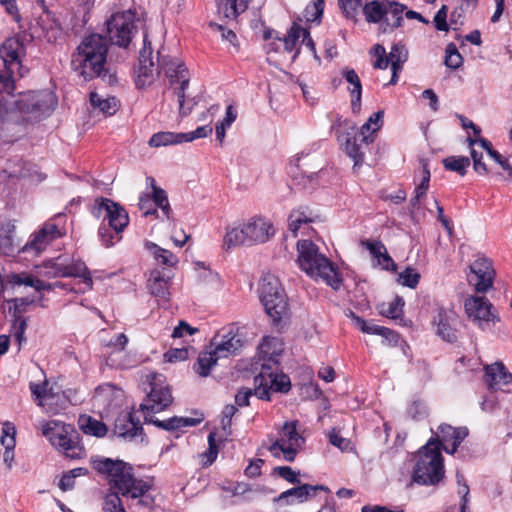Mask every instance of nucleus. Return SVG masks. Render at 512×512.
Here are the masks:
<instances>
[{
    "mask_svg": "<svg viewBox=\"0 0 512 512\" xmlns=\"http://www.w3.org/2000/svg\"><path fill=\"white\" fill-rule=\"evenodd\" d=\"M24 41L11 37L0 46V131L13 130L23 122L39 121L54 110L57 99L48 90L14 95L13 77H23Z\"/></svg>",
    "mask_w": 512,
    "mask_h": 512,
    "instance_id": "nucleus-1",
    "label": "nucleus"
},
{
    "mask_svg": "<svg viewBox=\"0 0 512 512\" xmlns=\"http://www.w3.org/2000/svg\"><path fill=\"white\" fill-rule=\"evenodd\" d=\"M94 468L105 476L111 493L107 494L103 501L104 512H126L119 495L139 499L138 504L150 506L153 500L146 496L150 490V484L134 476L130 464L122 460L99 458L93 461Z\"/></svg>",
    "mask_w": 512,
    "mask_h": 512,
    "instance_id": "nucleus-2",
    "label": "nucleus"
},
{
    "mask_svg": "<svg viewBox=\"0 0 512 512\" xmlns=\"http://www.w3.org/2000/svg\"><path fill=\"white\" fill-rule=\"evenodd\" d=\"M107 53L106 39L101 34L92 33L82 39L72 54L71 67L85 81L99 77L103 82L113 85L117 78L106 67Z\"/></svg>",
    "mask_w": 512,
    "mask_h": 512,
    "instance_id": "nucleus-3",
    "label": "nucleus"
},
{
    "mask_svg": "<svg viewBox=\"0 0 512 512\" xmlns=\"http://www.w3.org/2000/svg\"><path fill=\"white\" fill-rule=\"evenodd\" d=\"M283 352V343L276 337H265L258 347L261 366L255 377V396L258 399H270V392L286 393L291 388L290 378L278 373L279 357Z\"/></svg>",
    "mask_w": 512,
    "mask_h": 512,
    "instance_id": "nucleus-4",
    "label": "nucleus"
},
{
    "mask_svg": "<svg viewBox=\"0 0 512 512\" xmlns=\"http://www.w3.org/2000/svg\"><path fill=\"white\" fill-rule=\"evenodd\" d=\"M298 264L302 271L314 280H322L334 290L342 285V275L338 267L310 240H300L297 243Z\"/></svg>",
    "mask_w": 512,
    "mask_h": 512,
    "instance_id": "nucleus-5",
    "label": "nucleus"
},
{
    "mask_svg": "<svg viewBox=\"0 0 512 512\" xmlns=\"http://www.w3.org/2000/svg\"><path fill=\"white\" fill-rule=\"evenodd\" d=\"M444 473L440 442L430 440L418 451L412 481L420 485H436Z\"/></svg>",
    "mask_w": 512,
    "mask_h": 512,
    "instance_id": "nucleus-6",
    "label": "nucleus"
},
{
    "mask_svg": "<svg viewBox=\"0 0 512 512\" xmlns=\"http://www.w3.org/2000/svg\"><path fill=\"white\" fill-rule=\"evenodd\" d=\"M274 233V226L269 219L254 216L239 226L228 230L224 237V246L230 249L242 244L265 243Z\"/></svg>",
    "mask_w": 512,
    "mask_h": 512,
    "instance_id": "nucleus-7",
    "label": "nucleus"
},
{
    "mask_svg": "<svg viewBox=\"0 0 512 512\" xmlns=\"http://www.w3.org/2000/svg\"><path fill=\"white\" fill-rule=\"evenodd\" d=\"M42 435L59 452L71 459L82 457L84 450L79 444V435L75 428L60 420H50L41 424Z\"/></svg>",
    "mask_w": 512,
    "mask_h": 512,
    "instance_id": "nucleus-8",
    "label": "nucleus"
},
{
    "mask_svg": "<svg viewBox=\"0 0 512 512\" xmlns=\"http://www.w3.org/2000/svg\"><path fill=\"white\" fill-rule=\"evenodd\" d=\"M40 275L47 278H58V277H79L82 279V286L75 289L77 293H85L93 287V280L82 261H75L68 263L65 258L58 257L51 260L45 261L39 267Z\"/></svg>",
    "mask_w": 512,
    "mask_h": 512,
    "instance_id": "nucleus-9",
    "label": "nucleus"
},
{
    "mask_svg": "<svg viewBox=\"0 0 512 512\" xmlns=\"http://www.w3.org/2000/svg\"><path fill=\"white\" fill-rule=\"evenodd\" d=\"M304 444L305 438L298 428V421L293 420L283 424L268 450L274 457H283L286 461L292 462Z\"/></svg>",
    "mask_w": 512,
    "mask_h": 512,
    "instance_id": "nucleus-10",
    "label": "nucleus"
},
{
    "mask_svg": "<svg viewBox=\"0 0 512 512\" xmlns=\"http://www.w3.org/2000/svg\"><path fill=\"white\" fill-rule=\"evenodd\" d=\"M123 390L115 387L110 383L98 386L93 396L94 412L99 416H132L135 412L134 406L126 405L125 411H122L124 403Z\"/></svg>",
    "mask_w": 512,
    "mask_h": 512,
    "instance_id": "nucleus-11",
    "label": "nucleus"
},
{
    "mask_svg": "<svg viewBox=\"0 0 512 512\" xmlns=\"http://www.w3.org/2000/svg\"><path fill=\"white\" fill-rule=\"evenodd\" d=\"M66 234L64 216L58 214L49 219L22 247V252H33L35 255L44 251L53 241Z\"/></svg>",
    "mask_w": 512,
    "mask_h": 512,
    "instance_id": "nucleus-12",
    "label": "nucleus"
},
{
    "mask_svg": "<svg viewBox=\"0 0 512 512\" xmlns=\"http://www.w3.org/2000/svg\"><path fill=\"white\" fill-rule=\"evenodd\" d=\"M464 310L470 321L481 330H490L500 318L493 304L482 296H468L464 300Z\"/></svg>",
    "mask_w": 512,
    "mask_h": 512,
    "instance_id": "nucleus-13",
    "label": "nucleus"
},
{
    "mask_svg": "<svg viewBox=\"0 0 512 512\" xmlns=\"http://www.w3.org/2000/svg\"><path fill=\"white\" fill-rule=\"evenodd\" d=\"M91 214L97 219H102L103 223L107 221V226L116 232H123L129 224L127 211L120 204L108 198H96L91 207Z\"/></svg>",
    "mask_w": 512,
    "mask_h": 512,
    "instance_id": "nucleus-14",
    "label": "nucleus"
},
{
    "mask_svg": "<svg viewBox=\"0 0 512 512\" xmlns=\"http://www.w3.org/2000/svg\"><path fill=\"white\" fill-rule=\"evenodd\" d=\"M135 15L130 10L113 14L106 22L112 44L126 48L133 36Z\"/></svg>",
    "mask_w": 512,
    "mask_h": 512,
    "instance_id": "nucleus-15",
    "label": "nucleus"
},
{
    "mask_svg": "<svg viewBox=\"0 0 512 512\" xmlns=\"http://www.w3.org/2000/svg\"><path fill=\"white\" fill-rule=\"evenodd\" d=\"M494 277L495 271L489 259L479 257L470 265L468 282L476 292H487L493 286Z\"/></svg>",
    "mask_w": 512,
    "mask_h": 512,
    "instance_id": "nucleus-16",
    "label": "nucleus"
},
{
    "mask_svg": "<svg viewBox=\"0 0 512 512\" xmlns=\"http://www.w3.org/2000/svg\"><path fill=\"white\" fill-rule=\"evenodd\" d=\"M243 345L242 338L234 327L223 328L210 343L213 352L220 358H227L236 353Z\"/></svg>",
    "mask_w": 512,
    "mask_h": 512,
    "instance_id": "nucleus-17",
    "label": "nucleus"
},
{
    "mask_svg": "<svg viewBox=\"0 0 512 512\" xmlns=\"http://www.w3.org/2000/svg\"><path fill=\"white\" fill-rule=\"evenodd\" d=\"M158 65L172 84H179L178 88H187L189 85V74L185 65L177 58L163 56L159 53Z\"/></svg>",
    "mask_w": 512,
    "mask_h": 512,
    "instance_id": "nucleus-18",
    "label": "nucleus"
},
{
    "mask_svg": "<svg viewBox=\"0 0 512 512\" xmlns=\"http://www.w3.org/2000/svg\"><path fill=\"white\" fill-rule=\"evenodd\" d=\"M484 371V382L491 391L501 390L512 382V374L502 362L486 365Z\"/></svg>",
    "mask_w": 512,
    "mask_h": 512,
    "instance_id": "nucleus-19",
    "label": "nucleus"
},
{
    "mask_svg": "<svg viewBox=\"0 0 512 512\" xmlns=\"http://www.w3.org/2000/svg\"><path fill=\"white\" fill-rule=\"evenodd\" d=\"M172 402V396L167 388L153 387L146 400L140 404L139 411L144 414H157L162 412Z\"/></svg>",
    "mask_w": 512,
    "mask_h": 512,
    "instance_id": "nucleus-20",
    "label": "nucleus"
},
{
    "mask_svg": "<svg viewBox=\"0 0 512 512\" xmlns=\"http://www.w3.org/2000/svg\"><path fill=\"white\" fill-rule=\"evenodd\" d=\"M318 490H327V487L322 485L313 486L304 484L282 492L278 497L274 499V501L286 505L303 503L307 501L311 496L315 495L316 491Z\"/></svg>",
    "mask_w": 512,
    "mask_h": 512,
    "instance_id": "nucleus-21",
    "label": "nucleus"
},
{
    "mask_svg": "<svg viewBox=\"0 0 512 512\" xmlns=\"http://www.w3.org/2000/svg\"><path fill=\"white\" fill-rule=\"evenodd\" d=\"M231 418H228L225 422L222 420L221 431L215 429L210 431L208 435V449L201 454L203 466H210L217 458L218 455V443L225 440L230 434Z\"/></svg>",
    "mask_w": 512,
    "mask_h": 512,
    "instance_id": "nucleus-22",
    "label": "nucleus"
},
{
    "mask_svg": "<svg viewBox=\"0 0 512 512\" xmlns=\"http://www.w3.org/2000/svg\"><path fill=\"white\" fill-rule=\"evenodd\" d=\"M152 48L148 42L147 34L143 37V49L139 55V67L136 84L141 87L148 83L153 77L154 62L151 59Z\"/></svg>",
    "mask_w": 512,
    "mask_h": 512,
    "instance_id": "nucleus-23",
    "label": "nucleus"
},
{
    "mask_svg": "<svg viewBox=\"0 0 512 512\" xmlns=\"http://www.w3.org/2000/svg\"><path fill=\"white\" fill-rule=\"evenodd\" d=\"M170 279L169 275L158 269L153 270L148 279L150 293L164 303L170 300Z\"/></svg>",
    "mask_w": 512,
    "mask_h": 512,
    "instance_id": "nucleus-24",
    "label": "nucleus"
},
{
    "mask_svg": "<svg viewBox=\"0 0 512 512\" xmlns=\"http://www.w3.org/2000/svg\"><path fill=\"white\" fill-rule=\"evenodd\" d=\"M112 432L115 436L124 440L142 438L143 427L139 418H115Z\"/></svg>",
    "mask_w": 512,
    "mask_h": 512,
    "instance_id": "nucleus-25",
    "label": "nucleus"
},
{
    "mask_svg": "<svg viewBox=\"0 0 512 512\" xmlns=\"http://www.w3.org/2000/svg\"><path fill=\"white\" fill-rule=\"evenodd\" d=\"M16 427L13 423L5 421L2 424L0 442L4 447L3 462L10 470L14 461V449L16 446Z\"/></svg>",
    "mask_w": 512,
    "mask_h": 512,
    "instance_id": "nucleus-26",
    "label": "nucleus"
},
{
    "mask_svg": "<svg viewBox=\"0 0 512 512\" xmlns=\"http://www.w3.org/2000/svg\"><path fill=\"white\" fill-rule=\"evenodd\" d=\"M308 156L309 154L304 151L296 154L290 160V167H295L298 170L297 172L292 171V173L294 180H296L299 185H302L303 188H314L318 177L317 172L305 170L304 166L306 164L301 163L302 159Z\"/></svg>",
    "mask_w": 512,
    "mask_h": 512,
    "instance_id": "nucleus-27",
    "label": "nucleus"
},
{
    "mask_svg": "<svg viewBox=\"0 0 512 512\" xmlns=\"http://www.w3.org/2000/svg\"><path fill=\"white\" fill-rule=\"evenodd\" d=\"M342 77L350 85L348 90L351 95V109L354 114H358L361 110L362 84L361 80L354 69L345 67Z\"/></svg>",
    "mask_w": 512,
    "mask_h": 512,
    "instance_id": "nucleus-28",
    "label": "nucleus"
},
{
    "mask_svg": "<svg viewBox=\"0 0 512 512\" xmlns=\"http://www.w3.org/2000/svg\"><path fill=\"white\" fill-rule=\"evenodd\" d=\"M146 424H152L158 428L177 432L185 427H192L200 424L202 418H145Z\"/></svg>",
    "mask_w": 512,
    "mask_h": 512,
    "instance_id": "nucleus-29",
    "label": "nucleus"
},
{
    "mask_svg": "<svg viewBox=\"0 0 512 512\" xmlns=\"http://www.w3.org/2000/svg\"><path fill=\"white\" fill-rule=\"evenodd\" d=\"M349 316L351 317L355 326L360 329L363 333L373 334L382 336L384 339L390 342H396L398 335L389 328L378 326L372 322H367L363 318L359 317L353 312H350Z\"/></svg>",
    "mask_w": 512,
    "mask_h": 512,
    "instance_id": "nucleus-30",
    "label": "nucleus"
},
{
    "mask_svg": "<svg viewBox=\"0 0 512 512\" xmlns=\"http://www.w3.org/2000/svg\"><path fill=\"white\" fill-rule=\"evenodd\" d=\"M441 431L443 433L442 446L448 454H454L460 443L468 435V430L465 427L454 428L452 426H445L441 428Z\"/></svg>",
    "mask_w": 512,
    "mask_h": 512,
    "instance_id": "nucleus-31",
    "label": "nucleus"
},
{
    "mask_svg": "<svg viewBox=\"0 0 512 512\" xmlns=\"http://www.w3.org/2000/svg\"><path fill=\"white\" fill-rule=\"evenodd\" d=\"M268 302H262L267 315L274 323H278L287 314L288 303L284 292L272 296Z\"/></svg>",
    "mask_w": 512,
    "mask_h": 512,
    "instance_id": "nucleus-32",
    "label": "nucleus"
},
{
    "mask_svg": "<svg viewBox=\"0 0 512 512\" xmlns=\"http://www.w3.org/2000/svg\"><path fill=\"white\" fill-rule=\"evenodd\" d=\"M389 64L391 65L392 76L389 84L395 85L398 82V73L402 70L403 64L408 59V51L404 45L395 44L392 46L389 55Z\"/></svg>",
    "mask_w": 512,
    "mask_h": 512,
    "instance_id": "nucleus-33",
    "label": "nucleus"
},
{
    "mask_svg": "<svg viewBox=\"0 0 512 512\" xmlns=\"http://www.w3.org/2000/svg\"><path fill=\"white\" fill-rule=\"evenodd\" d=\"M454 321V315L452 312L445 310H439L435 317V324L437 325V335L443 340L448 342H454L456 340V332L452 328V322Z\"/></svg>",
    "mask_w": 512,
    "mask_h": 512,
    "instance_id": "nucleus-34",
    "label": "nucleus"
},
{
    "mask_svg": "<svg viewBox=\"0 0 512 512\" xmlns=\"http://www.w3.org/2000/svg\"><path fill=\"white\" fill-rule=\"evenodd\" d=\"M384 111L380 110L369 117L365 122L360 132L357 133L361 137V142L366 146L374 141V134L380 130L383 125Z\"/></svg>",
    "mask_w": 512,
    "mask_h": 512,
    "instance_id": "nucleus-35",
    "label": "nucleus"
},
{
    "mask_svg": "<svg viewBox=\"0 0 512 512\" xmlns=\"http://www.w3.org/2000/svg\"><path fill=\"white\" fill-rule=\"evenodd\" d=\"M219 359L220 357L213 352V349L207 346L206 349L199 354L193 369L198 375L207 377Z\"/></svg>",
    "mask_w": 512,
    "mask_h": 512,
    "instance_id": "nucleus-36",
    "label": "nucleus"
},
{
    "mask_svg": "<svg viewBox=\"0 0 512 512\" xmlns=\"http://www.w3.org/2000/svg\"><path fill=\"white\" fill-rule=\"evenodd\" d=\"M284 292L279 279L272 275V274H266L261 278L260 281V299L261 302H267V299H269L272 296H275L279 293ZM270 301L268 300V304Z\"/></svg>",
    "mask_w": 512,
    "mask_h": 512,
    "instance_id": "nucleus-37",
    "label": "nucleus"
},
{
    "mask_svg": "<svg viewBox=\"0 0 512 512\" xmlns=\"http://www.w3.org/2000/svg\"><path fill=\"white\" fill-rule=\"evenodd\" d=\"M145 247L158 264L174 267L179 261L178 257L171 251L164 249L153 242H146Z\"/></svg>",
    "mask_w": 512,
    "mask_h": 512,
    "instance_id": "nucleus-38",
    "label": "nucleus"
},
{
    "mask_svg": "<svg viewBox=\"0 0 512 512\" xmlns=\"http://www.w3.org/2000/svg\"><path fill=\"white\" fill-rule=\"evenodd\" d=\"M387 6L380 0L366 2L362 14L368 23H380L387 14Z\"/></svg>",
    "mask_w": 512,
    "mask_h": 512,
    "instance_id": "nucleus-39",
    "label": "nucleus"
},
{
    "mask_svg": "<svg viewBox=\"0 0 512 512\" xmlns=\"http://www.w3.org/2000/svg\"><path fill=\"white\" fill-rule=\"evenodd\" d=\"M90 103L93 109H97L105 116L115 114L118 109V101L115 97L104 98L97 92L90 93Z\"/></svg>",
    "mask_w": 512,
    "mask_h": 512,
    "instance_id": "nucleus-40",
    "label": "nucleus"
},
{
    "mask_svg": "<svg viewBox=\"0 0 512 512\" xmlns=\"http://www.w3.org/2000/svg\"><path fill=\"white\" fill-rule=\"evenodd\" d=\"M341 141L345 142V151L353 159L354 166L361 165L364 161L363 145H365L361 142V137L358 134H355L353 137L347 135Z\"/></svg>",
    "mask_w": 512,
    "mask_h": 512,
    "instance_id": "nucleus-41",
    "label": "nucleus"
},
{
    "mask_svg": "<svg viewBox=\"0 0 512 512\" xmlns=\"http://www.w3.org/2000/svg\"><path fill=\"white\" fill-rule=\"evenodd\" d=\"M80 430L89 436L104 437L108 428L105 423L96 418H79Z\"/></svg>",
    "mask_w": 512,
    "mask_h": 512,
    "instance_id": "nucleus-42",
    "label": "nucleus"
},
{
    "mask_svg": "<svg viewBox=\"0 0 512 512\" xmlns=\"http://www.w3.org/2000/svg\"><path fill=\"white\" fill-rule=\"evenodd\" d=\"M14 231L15 225L11 222H6L0 227V252L5 255H10L15 251L14 245Z\"/></svg>",
    "mask_w": 512,
    "mask_h": 512,
    "instance_id": "nucleus-43",
    "label": "nucleus"
},
{
    "mask_svg": "<svg viewBox=\"0 0 512 512\" xmlns=\"http://www.w3.org/2000/svg\"><path fill=\"white\" fill-rule=\"evenodd\" d=\"M386 6L388 11L386 14V26L391 30L400 27L403 21L405 6L392 0H386Z\"/></svg>",
    "mask_w": 512,
    "mask_h": 512,
    "instance_id": "nucleus-44",
    "label": "nucleus"
},
{
    "mask_svg": "<svg viewBox=\"0 0 512 512\" xmlns=\"http://www.w3.org/2000/svg\"><path fill=\"white\" fill-rule=\"evenodd\" d=\"M151 147H163L168 145L181 144L183 142L182 133H174L169 131H162L155 133L149 139Z\"/></svg>",
    "mask_w": 512,
    "mask_h": 512,
    "instance_id": "nucleus-45",
    "label": "nucleus"
},
{
    "mask_svg": "<svg viewBox=\"0 0 512 512\" xmlns=\"http://www.w3.org/2000/svg\"><path fill=\"white\" fill-rule=\"evenodd\" d=\"M246 3L241 0H218L217 8L219 14H223L225 18L234 19L246 9Z\"/></svg>",
    "mask_w": 512,
    "mask_h": 512,
    "instance_id": "nucleus-46",
    "label": "nucleus"
},
{
    "mask_svg": "<svg viewBox=\"0 0 512 512\" xmlns=\"http://www.w3.org/2000/svg\"><path fill=\"white\" fill-rule=\"evenodd\" d=\"M302 35H307L306 29L294 23L288 33L284 37H281L283 41V52L291 53L296 48Z\"/></svg>",
    "mask_w": 512,
    "mask_h": 512,
    "instance_id": "nucleus-47",
    "label": "nucleus"
},
{
    "mask_svg": "<svg viewBox=\"0 0 512 512\" xmlns=\"http://www.w3.org/2000/svg\"><path fill=\"white\" fill-rule=\"evenodd\" d=\"M442 163L446 170L457 172L464 176L467 168L470 166V159L465 156H449L444 158Z\"/></svg>",
    "mask_w": 512,
    "mask_h": 512,
    "instance_id": "nucleus-48",
    "label": "nucleus"
},
{
    "mask_svg": "<svg viewBox=\"0 0 512 512\" xmlns=\"http://www.w3.org/2000/svg\"><path fill=\"white\" fill-rule=\"evenodd\" d=\"M47 382H44L42 385L39 384H30V390L32 395L35 396L36 400H38V404L41 406H51L54 404L53 399L55 394L52 389H47Z\"/></svg>",
    "mask_w": 512,
    "mask_h": 512,
    "instance_id": "nucleus-49",
    "label": "nucleus"
},
{
    "mask_svg": "<svg viewBox=\"0 0 512 512\" xmlns=\"http://www.w3.org/2000/svg\"><path fill=\"white\" fill-rule=\"evenodd\" d=\"M11 176L28 178L31 181L40 182L45 179V175L39 171L36 165L23 162L19 170H12Z\"/></svg>",
    "mask_w": 512,
    "mask_h": 512,
    "instance_id": "nucleus-50",
    "label": "nucleus"
},
{
    "mask_svg": "<svg viewBox=\"0 0 512 512\" xmlns=\"http://www.w3.org/2000/svg\"><path fill=\"white\" fill-rule=\"evenodd\" d=\"M338 2L346 18L357 22L366 0H338Z\"/></svg>",
    "mask_w": 512,
    "mask_h": 512,
    "instance_id": "nucleus-51",
    "label": "nucleus"
},
{
    "mask_svg": "<svg viewBox=\"0 0 512 512\" xmlns=\"http://www.w3.org/2000/svg\"><path fill=\"white\" fill-rule=\"evenodd\" d=\"M150 197L154 205H156L162 210L163 214L166 216L167 219H170L172 209L169 204L166 191L163 190L162 188L155 189V191H151Z\"/></svg>",
    "mask_w": 512,
    "mask_h": 512,
    "instance_id": "nucleus-52",
    "label": "nucleus"
},
{
    "mask_svg": "<svg viewBox=\"0 0 512 512\" xmlns=\"http://www.w3.org/2000/svg\"><path fill=\"white\" fill-rule=\"evenodd\" d=\"M122 232H116L107 226L105 223H102L98 230L99 238L102 244L109 248L112 247L115 243L119 242L122 238L120 235Z\"/></svg>",
    "mask_w": 512,
    "mask_h": 512,
    "instance_id": "nucleus-53",
    "label": "nucleus"
},
{
    "mask_svg": "<svg viewBox=\"0 0 512 512\" xmlns=\"http://www.w3.org/2000/svg\"><path fill=\"white\" fill-rule=\"evenodd\" d=\"M404 307V300L401 297H395L393 301L387 305L383 304L381 314L385 317L398 319L402 317Z\"/></svg>",
    "mask_w": 512,
    "mask_h": 512,
    "instance_id": "nucleus-54",
    "label": "nucleus"
},
{
    "mask_svg": "<svg viewBox=\"0 0 512 512\" xmlns=\"http://www.w3.org/2000/svg\"><path fill=\"white\" fill-rule=\"evenodd\" d=\"M236 118H237L236 111L233 109V107L231 105H229L226 110L225 118L221 122H219L215 127L216 138L221 143L223 142V140L225 138L226 129L231 126V124L236 120Z\"/></svg>",
    "mask_w": 512,
    "mask_h": 512,
    "instance_id": "nucleus-55",
    "label": "nucleus"
},
{
    "mask_svg": "<svg viewBox=\"0 0 512 512\" xmlns=\"http://www.w3.org/2000/svg\"><path fill=\"white\" fill-rule=\"evenodd\" d=\"M264 39L269 41L266 44L267 54L271 53H284L283 52V41L282 38L278 36L277 32L273 30L264 31Z\"/></svg>",
    "mask_w": 512,
    "mask_h": 512,
    "instance_id": "nucleus-56",
    "label": "nucleus"
},
{
    "mask_svg": "<svg viewBox=\"0 0 512 512\" xmlns=\"http://www.w3.org/2000/svg\"><path fill=\"white\" fill-rule=\"evenodd\" d=\"M445 65L451 69H458L463 62V57L455 44L450 43L446 47Z\"/></svg>",
    "mask_w": 512,
    "mask_h": 512,
    "instance_id": "nucleus-57",
    "label": "nucleus"
},
{
    "mask_svg": "<svg viewBox=\"0 0 512 512\" xmlns=\"http://www.w3.org/2000/svg\"><path fill=\"white\" fill-rule=\"evenodd\" d=\"M299 396L304 400L319 399L322 392L317 383L309 381L299 386Z\"/></svg>",
    "mask_w": 512,
    "mask_h": 512,
    "instance_id": "nucleus-58",
    "label": "nucleus"
},
{
    "mask_svg": "<svg viewBox=\"0 0 512 512\" xmlns=\"http://www.w3.org/2000/svg\"><path fill=\"white\" fill-rule=\"evenodd\" d=\"M327 436H328L330 444L339 448L341 451H348L351 449L350 440L344 438L341 435L340 430L338 428H332L327 433Z\"/></svg>",
    "mask_w": 512,
    "mask_h": 512,
    "instance_id": "nucleus-59",
    "label": "nucleus"
},
{
    "mask_svg": "<svg viewBox=\"0 0 512 512\" xmlns=\"http://www.w3.org/2000/svg\"><path fill=\"white\" fill-rule=\"evenodd\" d=\"M185 90L186 88H176V94L179 102V114L181 116L189 115L197 104L194 98L188 100L185 99Z\"/></svg>",
    "mask_w": 512,
    "mask_h": 512,
    "instance_id": "nucleus-60",
    "label": "nucleus"
},
{
    "mask_svg": "<svg viewBox=\"0 0 512 512\" xmlns=\"http://www.w3.org/2000/svg\"><path fill=\"white\" fill-rule=\"evenodd\" d=\"M430 176L429 167L426 163H424L421 171V182L416 186L414 191L415 196L418 198H423L426 196L429 189Z\"/></svg>",
    "mask_w": 512,
    "mask_h": 512,
    "instance_id": "nucleus-61",
    "label": "nucleus"
},
{
    "mask_svg": "<svg viewBox=\"0 0 512 512\" xmlns=\"http://www.w3.org/2000/svg\"><path fill=\"white\" fill-rule=\"evenodd\" d=\"M371 53L377 58L373 64L374 68L386 69L389 66V59L387 58L385 48L382 45H374Z\"/></svg>",
    "mask_w": 512,
    "mask_h": 512,
    "instance_id": "nucleus-62",
    "label": "nucleus"
},
{
    "mask_svg": "<svg viewBox=\"0 0 512 512\" xmlns=\"http://www.w3.org/2000/svg\"><path fill=\"white\" fill-rule=\"evenodd\" d=\"M420 275L411 268H406L399 274V282L403 286L415 288L419 282Z\"/></svg>",
    "mask_w": 512,
    "mask_h": 512,
    "instance_id": "nucleus-63",
    "label": "nucleus"
},
{
    "mask_svg": "<svg viewBox=\"0 0 512 512\" xmlns=\"http://www.w3.org/2000/svg\"><path fill=\"white\" fill-rule=\"evenodd\" d=\"M213 129L210 124L198 127L196 130L182 133L183 142H192L195 139L205 138L212 133Z\"/></svg>",
    "mask_w": 512,
    "mask_h": 512,
    "instance_id": "nucleus-64",
    "label": "nucleus"
}]
</instances>
